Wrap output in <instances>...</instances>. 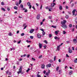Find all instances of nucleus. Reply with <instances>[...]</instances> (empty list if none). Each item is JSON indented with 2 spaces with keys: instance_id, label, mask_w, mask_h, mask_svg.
<instances>
[{
  "instance_id": "2f4dec72",
  "label": "nucleus",
  "mask_w": 77,
  "mask_h": 77,
  "mask_svg": "<svg viewBox=\"0 0 77 77\" xmlns=\"http://www.w3.org/2000/svg\"><path fill=\"white\" fill-rule=\"evenodd\" d=\"M69 27H72V25L71 24H69Z\"/></svg>"
},
{
  "instance_id": "c85d7f7f",
  "label": "nucleus",
  "mask_w": 77,
  "mask_h": 77,
  "mask_svg": "<svg viewBox=\"0 0 77 77\" xmlns=\"http://www.w3.org/2000/svg\"><path fill=\"white\" fill-rule=\"evenodd\" d=\"M32 8H33V9H34V11H36V9H35V7H34V6H32Z\"/></svg>"
},
{
  "instance_id": "f3484780",
  "label": "nucleus",
  "mask_w": 77,
  "mask_h": 77,
  "mask_svg": "<svg viewBox=\"0 0 77 77\" xmlns=\"http://www.w3.org/2000/svg\"><path fill=\"white\" fill-rule=\"evenodd\" d=\"M14 9L16 10H17V9H18V8H17V7L15 6L14 7Z\"/></svg>"
},
{
  "instance_id": "6ab92c4d",
  "label": "nucleus",
  "mask_w": 77,
  "mask_h": 77,
  "mask_svg": "<svg viewBox=\"0 0 77 77\" xmlns=\"http://www.w3.org/2000/svg\"><path fill=\"white\" fill-rule=\"evenodd\" d=\"M75 63H77V58H76L74 61Z\"/></svg>"
},
{
  "instance_id": "4468645a",
  "label": "nucleus",
  "mask_w": 77,
  "mask_h": 77,
  "mask_svg": "<svg viewBox=\"0 0 77 77\" xmlns=\"http://www.w3.org/2000/svg\"><path fill=\"white\" fill-rule=\"evenodd\" d=\"M19 71H22V67H20V68L19 69Z\"/></svg>"
},
{
  "instance_id": "0e129e2a",
  "label": "nucleus",
  "mask_w": 77,
  "mask_h": 77,
  "mask_svg": "<svg viewBox=\"0 0 77 77\" xmlns=\"http://www.w3.org/2000/svg\"><path fill=\"white\" fill-rule=\"evenodd\" d=\"M27 56V55L26 54H24L23 55V57H26Z\"/></svg>"
},
{
  "instance_id": "423d86ee",
  "label": "nucleus",
  "mask_w": 77,
  "mask_h": 77,
  "mask_svg": "<svg viewBox=\"0 0 77 77\" xmlns=\"http://www.w3.org/2000/svg\"><path fill=\"white\" fill-rule=\"evenodd\" d=\"M40 14H38V15H37L36 18L37 20H39V18H40Z\"/></svg>"
},
{
  "instance_id": "dca6fc26",
  "label": "nucleus",
  "mask_w": 77,
  "mask_h": 77,
  "mask_svg": "<svg viewBox=\"0 0 77 77\" xmlns=\"http://www.w3.org/2000/svg\"><path fill=\"white\" fill-rule=\"evenodd\" d=\"M49 38H51L52 37V34H50L49 35Z\"/></svg>"
},
{
  "instance_id": "f257e3e1",
  "label": "nucleus",
  "mask_w": 77,
  "mask_h": 77,
  "mask_svg": "<svg viewBox=\"0 0 77 77\" xmlns=\"http://www.w3.org/2000/svg\"><path fill=\"white\" fill-rule=\"evenodd\" d=\"M66 23V20H63V21H62L61 22V24H62V27L64 29H67V26L66 25L65 23Z\"/></svg>"
},
{
  "instance_id": "13d9d810",
  "label": "nucleus",
  "mask_w": 77,
  "mask_h": 77,
  "mask_svg": "<svg viewBox=\"0 0 77 77\" xmlns=\"http://www.w3.org/2000/svg\"><path fill=\"white\" fill-rule=\"evenodd\" d=\"M32 60H33L34 61H35V59L34 58H32Z\"/></svg>"
},
{
  "instance_id": "603ef678",
  "label": "nucleus",
  "mask_w": 77,
  "mask_h": 77,
  "mask_svg": "<svg viewBox=\"0 0 77 77\" xmlns=\"http://www.w3.org/2000/svg\"><path fill=\"white\" fill-rule=\"evenodd\" d=\"M7 10L8 11H10V8L8 7L7 8Z\"/></svg>"
},
{
  "instance_id": "4d7b16f0",
  "label": "nucleus",
  "mask_w": 77,
  "mask_h": 77,
  "mask_svg": "<svg viewBox=\"0 0 77 77\" xmlns=\"http://www.w3.org/2000/svg\"><path fill=\"white\" fill-rule=\"evenodd\" d=\"M29 9H31V8H32V5H29Z\"/></svg>"
},
{
  "instance_id": "37998d69",
  "label": "nucleus",
  "mask_w": 77,
  "mask_h": 77,
  "mask_svg": "<svg viewBox=\"0 0 77 77\" xmlns=\"http://www.w3.org/2000/svg\"><path fill=\"white\" fill-rule=\"evenodd\" d=\"M24 33H22L21 35L22 36H24Z\"/></svg>"
},
{
  "instance_id": "c03bdc74",
  "label": "nucleus",
  "mask_w": 77,
  "mask_h": 77,
  "mask_svg": "<svg viewBox=\"0 0 77 77\" xmlns=\"http://www.w3.org/2000/svg\"><path fill=\"white\" fill-rule=\"evenodd\" d=\"M29 71H30V69L29 68L28 70H26V72H27Z\"/></svg>"
},
{
  "instance_id": "4c0bfd02",
  "label": "nucleus",
  "mask_w": 77,
  "mask_h": 77,
  "mask_svg": "<svg viewBox=\"0 0 77 77\" xmlns=\"http://www.w3.org/2000/svg\"><path fill=\"white\" fill-rule=\"evenodd\" d=\"M21 40H20L18 42H17V44H20V43H21Z\"/></svg>"
},
{
  "instance_id": "412c9836",
  "label": "nucleus",
  "mask_w": 77,
  "mask_h": 77,
  "mask_svg": "<svg viewBox=\"0 0 77 77\" xmlns=\"http://www.w3.org/2000/svg\"><path fill=\"white\" fill-rule=\"evenodd\" d=\"M16 6H18V2H16Z\"/></svg>"
},
{
  "instance_id": "f704fd0d",
  "label": "nucleus",
  "mask_w": 77,
  "mask_h": 77,
  "mask_svg": "<svg viewBox=\"0 0 77 77\" xmlns=\"http://www.w3.org/2000/svg\"><path fill=\"white\" fill-rule=\"evenodd\" d=\"M37 77H41V76L40 75H39L38 74H37Z\"/></svg>"
},
{
  "instance_id": "a19ab883",
  "label": "nucleus",
  "mask_w": 77,
  "mask_h": 77,
  "mask_svg": "<svg viewBox=\"0 0 77 77\" xmlns=\"http://www.w3.org/2000/svg\"><path fill=\"white\" fill-rule=\"evenodd\" d=\"M68 13H69V14L71 15V12L70 11H68Z\"/></svg>"
},
{
  "instance_id": "69168bd1",
  "label": "nucleus",
  "mask_w": 77,
  "mask_h": 77,
  "mask_svg": "<svg viewBox=\"0 0 77 77\" xmlns=\"http://www.w3.org/2000/svg\"><path fill=\"white\" fill-rule=\"evenodd\" d=\"M74 3H72L71 5L72 7H73V6H74Z\"/></svg>"
},
{
  "instance_id": "5fc2aeb1",
  "label": "nucleus",
  "mask_w": 77,
  "mask_h": 77,
  "mask_svg": "<svg viewBox=\"0 0 77 77\" xmlns=\"http://www.w3.org/2000/svg\"><path fill=\"white\" fill-rule=\"evenodd\" d=\"M46 47H47V46L46 45L44 46V48L45 49L46 48Z\"/></svg>"
},
{
  "instance_id": "c9c22d12",
  "label": "nucleus",
  "mask_w": 77,
  "mask_h": 77,
  "mask_svg": "<svg viewBox=\"0 0 77 77\" xmlns=\"http://www.w3.org/2000/svg\"><path fill=\"white\" fill-rule=\"evenodd\" d=\"M8 35L9 36H12V33L11 32H10L9 33Z\"/></svg>"
},
{
  "instance_id": "4be33fe9",
  "label": "nucleus",
  "mask_w": 77,
  "mask_h": 77,
  "mask_svg": "<svg viewBox=\"0 0 77 77\" xmlns=\"http://www.w3.org/2000/svg\"><path fill=\"white\" fill-rule=\"evenodd\" d=\"M20 7L21 8H23V4H21L20 5Z\"/></svg>"
},
{
  "instance_id": "7c9ffc66",
  "label": "nucleus",
  "mask_w": 77,
  "mask_h": 77,
  "mask_svg": "<svg viewBox=\"0 0 77 77\" xmlns=\"http://www.w3.org/2000/svg\"><path fill=\"white\" fill-rule=\"evenodd\" d=\"M47 73L50 74V70H48Z\"/></svg>"
},
{
  "instance_id": "e2e57ef3",
  "label": "nucleus",
  "mask_w": 77,
  "mask_h": 77,
  "mask_svg": "<svg viewBox=\"0 0 77 77\" xmlns=\"http://www.w3.org/2000/svg\"><path fill=\"white\" fill-rule=\"evenodd\" d=\"M26 24H24L23 26V27H25V26H26Z\"/></svg>"
},
{
  "instance_id": "f03ea898",
  "label": "nucleus",
  "mask_w": 77,
  "mask_h": 77,
  "mask_svg": "<svg viewBox=\"0 0 77 77\" xmlns=\"http://www.w3.org/2000/svg\"><path fill=\"white\" fill-rule=\"evenodd\" d=\"M54 5H56V4H55V3H52L51 5V7H50V9H52V7H54Z\"/></svg>"
},
{
  "instance_id": "3c124183",
  "label": "nucleus",
  "mask_w": 77,
  "mask_h": 77,
  "mask_svg": "<svg viewBox=\"0 0 77 77\" xmlns=\"http://www.w3.org/2000/svg\"><path fill=\"white\" fill-rule=\"evenodd\" d=\"M42 55L40 56L39 57V58H42Z\"/></svg>"
},
{
  "instance_id": "de8ad7c7",
  "label": "nucleus",
  "mask_w": 77,
  "mask_h": 77,
  "mask_svg": "<svg viewBox=\"0 0 77 77\" xmlns=\"http://www.w3.org/2000/svg\"><path fill=\"white\" fill-rule=\"evenodd\" d=\"M30 54H28L27 55V57H28V58H29V57H30Z\"/></svg>"
},
{
  "instance_id": "c756f323",
  "label": "nucleus",
  "mask_w": 77,
  "mask_h": 77,
  "mask_svg": "<svg viewBox=\"0 0 77 77\" xmlns=\"http://www.w3.org/2000/svg\"><path fill=\"white\" fill-rule=\"evenodd\" d=\"M68 17H69V16L68 15H66V19H68Z\"/></svg>"
},
{
  "instance_id": "1a4fd4ad",
  "label": "nucleus",
  "mask_w": 77,
  "mask_h": 77,
  "mask_svg": "<svg viewBox=\"0 0 77 77\" xmlns=\"http://www.w3.org/2000/svg\"><path fill=\"white\" fill-rule=\"evenodd\" d=\"M41 67L42 68V69H44V68H45V65L44 64L42 65L41 66Z\"/></svg>"
},
{
  "instance_id": "473e14b6",
  "label": "nucleus",
  "mask_w": 77,
  "mask_h": 77,
  "mask_svg": "<svg viewBox=\"0 0 77 77\" xmlns=\"http://www.w3.org/2000/svg\"><path fill=\"white\" fill-rule=\"evenodd\" d=\"M43 35H44L45 34V32H42Z\"/></svg>"
},
{
  "instance_id": "ddd939ff",
  "label": "nucleus",
  "mask_w": 77,
  "mask_h": 77,
  "mask_svg": "<svg viewBox=\"0 0 77 77\" xmlns=\"http://www.w3.org/2000/svg\"><path fill=\"white\" fill-rule=\"evenodd\" d=\"M60 46L59 45L58 46H57V50H60Z\"/></svg>"
},
{
  "instance_id": "5701e85b",
  "label": "nucleus",
  "mask_w": 77,
  "mask_h": 77,
  "mask_svg": "<svg viewBox=\"0 0 77 77\" xmlns=\"http://www.w3.org/2000/svg\"><path fill=\"white\" fill-rule=\"evenodd\" d=\"M22 1L21 0H19V4L20 5L21 4V3Z\"/></svg>"
},
{
  "instance_id": "cd10ccee",
  "label": "nucleus",
  "mask_w": 77,
  "mask_h": 77,
  "mask_svg": "<svg viewBox=\"0 0 77 77\" xmlns=\"http://www.w3.org/2000/svg\"><path fill=\"white\" fill-rule=\"evenodd\" d=\"M49 62H50V63H52V62H53V60H50Z\"/></svg>"
},
{
  "instance_id": "f8f14e48",
  "label": "nucleus",
  "mask_w": 77,
  "mask_h": 77,
  "mask_svg": "<svg viewBox=\"0 0 77 77\" xmlns=\"http://www.w3.org/2000/svg\"><path fill=\"white\" fill-rule=\"evenodd\" d=\"M59 9L60 10H62V6L61 5H60L59 7Z\"/></svg>"
},
{
  "instance_id": "680f3d73",
  "label": "nucleus",
  "mask_w": 77,
  "mask_h": 77,
  "mask_svg": "<svg viewBox=\"0 0 77 77\" xmlns=\"http://www.w3.org/2000/svg\"><path fill=\"white\" fill-rule=\"evenodd\" d=\"M66 9H68V7L67 6H66Z\"/></svg>"
},
{
  "instance_id": "e433bc0d",
  "label": "nucleus",
  "mask_w": 77,
  "mask_h": 77,
  "mask_svg": "<svg viewBox=\"0 0 77 77\" xmlns=\"http://www.w3.org/2000/svg\"><path fill=\"white\" fill-rule=\"evenodd\" d=\"M30 38H31V39H33V36H30Z\"/></svg>"
},
{
  "instance_id": "2eb2a0df",
  "label": "nucleus",
  "mask_w": 77,
  "mask_h": 77,
  "mask_svg": "<svg viewBox=\"0 0 77 77\" xmlns=\"http://www.w3.org/2000/svg\"><path fill=\"white\" fill-rule=\"evenodd\" d=\"M69 53H72V50L70 49L69 50Z\"/></svg>"
},
{
  "instance_id": "393cba45",
  "label": "nucleus",
  "mask_w": 77,
  "mask_h": 77,
  "mask_svg": "<svg viewBox=\"0 0 77 77\" xmlns=\"http://www.w3.org/2000/svg\"><path fill=\"white\" fill-rule=\"evenodd\" d=\"M59 67L58 66H57L56 68V71H58V69H59Z\"/></svg>"
},
{
  "instance_id": "774afa93",
  "label": "nucleus",
  "mask_w": 77,
  "mask_h": 77,
  "mask_svg": "<svg viewBox=\"0 0 77 77\" xmlns=\"http://www.w3.org/2000/svg\"><path fill=\"white\" fill-rule=\"evenodd\" d=\"M21 60H22V59L21 58L19 60V61H20H20H21Z\"/></svg>"
},
{
  "instance_id": "8fccbe9b",
  "label": "nucleus",
  "mask_w": 77,
  "mask_h": 77,
  "mask_svg": "<svg viewBox=\"0 0 77 77\" xmlns=\"http://www.w3.org/2000/svg\"><path fill=\"white\" fill-rule=\"evenodd\" d=\"M54 39H57V36H55L54 37Z\"/></svg>"
},
{
  "instance_id": "a18cd8bd",
  "label": "nucleus",
  "mask_w": 77,
  "mask_h": 77,
  "mask_svg": "<svg viewBox=\"0 0 77 77\" xmlns=\"http://www.w3.org/2000/svg\"><path fill=\"white\" fill-rule=\"evenodd\" d=\"M50 74L49 73H48V72L46 73V75H49Z\"/></svg>"
},
{
  "instance_id": "bf43d9fd",
  "label": "nucleus",
  "mask_w": 77,
  "mask_h": 77,
  "mask_svg": "<svg viewBox=\"0 0 77 77\" xmlns=\"http://www.w3.org/2000/svg\"><path fill=\"white\" fill-rule=\"evenodd\" d=\"M8 73H9V70H7L6 72V73L7 74H8Z\"/></svg>"
},
{
  "instance_id": "6e6d98bb",
  "label": "nucleus",
  "mask_w": 77,
  "mask_h": 77,
  "mask_svg": "<svg viewBox=\"0 0 77 77\" xmlns=\"http://www.w3.org/2000/svg\"><path fill=\"white\" fill-rule=\"evenodd\" d=\"M66 68H68V66H65V69H66Z\"/></svg>"
},
{
  "instance_id": "a211bd4d",
  "label": "nucleus",
  "mask_w": 77,
  "mask_h": 77,
  "mask_svg": "<svg viewBox=\"0 0 77 77\" xmlns=\"http://www.w3.org/2000/svg\"><path fill=\"white\" fill-rule=\"evenodd\" d=\"M27 5L28 6H30V2H28L27 3Z\"/></svg>"
},
{
  "instance_id": "79ce46f5",
  "label": "nucleus",
  "mask_w": 77,
  "mask_h": 77,
  "mask_svg": "<svg viewBox=\"0 0 77 77\" xmlns=\"http://www.w3.org/2000/svg\"><path fill=\"white\" fill-rule=\"evenodd\" d=\"M40 30L42 31V32H44V29H43L41 28L40 29Z\"/></svg>"
},
{
  "instance_id": "9d476101",
  "label": "nucleus",
  "mask_w": 77,
  "mask_h": 77,
  "mask_svg": "<svg viewBox=\"0 0 77 77\" xmlns=\"http://www.w3.org/2000/svg\"><path fill=\"white\" fill-rule=\"evenodd\" d=\"M37 37L38 38H41V35L39 33H38L37 34Z\"/></svg>"
},
{
  "instance_id": "39448f33",
  "label": "nucleus",
  "mask_w": 77,
  "mask_h": 77,
  "mask_svg": "<svg viewBox=\"0 0 77 77\" xmlns=\"http://www.w3.org/2000/svg\"><path fill=\"white\" fill-rule=\"evenodd\" d=\"M34 31H35V29H31L29 31V33H33V32H34Z\"/></svg>"
},
{
  "instance_id": "864d4df0",
  "label": "nucleus",
  "mask_w": 77,
  "mask_h": 77,
  "mask_svg": "<svg viewBox=\"0 0 77 77\" xmlns=\"http://www.w3.org/2000/svg\"><path fill=\"white\" fill-rule=\"evenodd\" d=\"M75 28H73L72 29V32H74V29Z\"/></svg>"
},
{
  "instance_id": "a878e982",
  "label": "nucleus",
  "mask_w": 77,
  "mask_h": 77,
  "mask_svg": "<svg viewBox=\"0 0 77 77\" xmlns=\"http://www.w3.org/2000/svg\"><path fill=\"white\" fill-rule=\"evenodd\" d=\"M1 5L2 6H4V5H5V4H4V2H1Z\"/></svg>"
},
{
  "instance_id": "338daca9",
  "label": "nucleus",
  "mask_w": 77,
  "mask_h": 77,
  "mask_svg": "<svg viewBox=\"0 0 77 77\" xmlns=\"http://www.w3.org/2000/svg\"><path fill=\"white\" fill-rule=\"evenodd\" d=\"M17 65H19V62H18V61H17Z\"/></svg>"
},
{
  "instance_id": "9b49d317",
  "label": "nucleus",
  "mask_w": 77,
  "mask_h": 77,
  "mask_svg": "<svg viewBox=\"0 0 77 77\" xmlns=\"http://www.w3.org/2000/svg\"><path fill=\"white\" fill-rule=\"evenodd\" d=\"M58 32H59V30H57L55 32V35H57L58 34Z\"/></svg>"
},
{
  "instance_id": "09e8293b",
  "label": "nucleus",
  "mask_w": 77,
  "mask_h": 77,
  "mask_svg": "<svg viewBox=\"0 0 77 77\" xmlns=\"http://www.w3.org/2000/svg\"><path fill=\"white\" fill-rule=\"evenodd\" d=\"M66 32L65 31H63V34H66Z\"/></svg>"
},
{
  "instance_id": "58836bf2",
  "label": "nucleus",
  "mask_w": 77,
  "mask_h": 77,
  "mask_svg": "<svg viewBox=\"0 0 77 77\" xmlns=\"http://www.w3.org/2000/svg\"><path fill=\"white\" fill-rule=\"evenodd\" d=\"M27 11H28V10H27V9H26L24 11V12H26V13L27 12Z\"/></svg>"
},
{
  "instance_id": "6e6552de",
  "label": "nucleus",
  "mask_w": 77,
  "mask_h": 77,
  "mask_svg": "<svg viewBox=\"0 0 77 77\" xmlns=\"http://www.w3.org/2000/svg\"><path fill=\"white\" fill-rule=\"evenodd\" d=\"M72 72H73V71L72 70H70L69 71V75H71L72 74Z\"/></svg>"
},
{
  "instance_id": "aec40b11",
  "label": "nucleus",
  "mask_w": 77,
  "mask_h": 77,
  "mask_svg": "<svg viewBox=\"0 0 77 77\" xmlns=\"http://www.w3.org/2000/svg\"><path fill=\"white\" fill-rule=\"evenodd\" d=\"M22 72V71H19L18 72H17V73L18 74H19L21 73Z\"/></svg>"
},
{
  "instance_id": "ea45409f",
  "label": "nucleus",
  "mask_w": 77,
  "mask_h": 77,
  "mask_svg": "<svg viewBox=\"0 0 77 77\" xmlns=\"http://www.w3.org/2000/svg\"><path fill=\"white\" fill-rule=\"evenodd\" d=\"M26 42H27V43H29V42H31V41H29L28 40H26Z\"/></svg>"
},
{
  "instance_id": "20e7f679",
  "label": "nucleus",
  "mask_w": 77,
  "mask_h": 77,
  "mask_svg": "<svg viewBox=\"0 0 77 77\" xmlns=\"http://www.w3.org/2000/svg\"><path fill=\"white\" fill-rule=\"evenodd\" d=\"M39 48H40V49L42 48V44L39 43Z\"/></svg>"
},
{
  "instance_id": "b1692460",
  "label": "nucleus",
  "mask_w": 77,
  "mask_h": 77,
  "mask_svg": "<svg viewBox=\"0 0 77 77\" xmlns=\"http://www.w3.org/2000/svg\"><path fill=\"white\" fill-rule=\"evenodd\" d=\"M1 9H2V11H3L4 12L5 11V9L4 8H2Z\"/></svg>"
},
{
  "instance_id": "bb28decb",
  "label": "nucleus",
  "mask_w": 77,
  "mask_h": 77,
  "mask_svg": "<svg viewBox=\"0 0 77 77\" xmlns=\"http://www.w3.org/2000/svg\"><path fill=\"white\" fill-rule=\"evenodd\" d=\"M44 42H45V44H48V42H47V40H45L44 41Z\"/></svg>"
},
{
  "instance_id": "052dcab7",
  "label": "nucleus",
  "mask_w": 77,
  "mask_h": 77,
  "mask_svg": "<svg viewBox=\"0 0 77 77\" xmlns=\"http://www.w3.org/2000/svg\"><path fill=\"white\" fill-rule=\"evenodd\" d=\"M42 5L41 7H40V9H42Z\"/></svg>"
},
{
  "instance_id": "0eeeda50",
  "label": "nucleus",
  "mask_w": 77,
  "mask_h": 77,
  "mask_svg": "<svg viewBox=\"0 0 77 77\" xmlns=\"http://www.w3.org/2000/svg\"><path fill=\"white\" fill-rule=\"evenodd\" d=\"M73 42L75 44L77 43V39H73Z\"/></svg>"
},
{
  "instance_id": "7ed1b4c3",
  "label": "nucleus",
  "mask_w": 77,
  "mask_h": 77,
  "mask_svg": "<svg viewBox=\"0 0 77 77\" xmlns=\"http://www.w3.org/2000/svg\"><path fill=\"white\" fill-rule=\"evenodd\" d=\"M51 64L49 63L48 64H47L46 66L47 68H48V67L50 68V67H51Z\"/></svg>"
},
{
  "instance_id": "72a5a7b5",
  "label": "nucleus",
  "mask_w": 77,
  "mask_h": 77,
  "mask_svg": "<svg viewBox=\"0 0 77 77\" xmlns=\"http://www.w3.org/2000/svg\"><path fill=\"white\" fill-rule=\"evenodd\" d=\"M52 27H53V28H56V26H54L53 25L52 26Z\"/></svg>"
},
{
  "instance_id": "49530a36",
  "label": "nucleus",
  "mask_w": 77,
  "mask_h": 77,
  "mask_svg": "<svg viewBox=\"0 0 77 77\" xmlns=\"http://www.w3.org/2000/svg\"><path fill=\"white\" fill-rule=\"evenodd\" d=\"M61 71H62V70H60L59 71V74H60V72H61Z\"/></svg>"
}]
</instances>
